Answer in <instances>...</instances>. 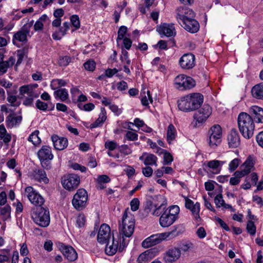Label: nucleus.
Instances as JSON below:
<instances>
[{"label":"nucleus","instance_id":"1","mask_svg":"<svg viewBox=\"0 0 263 263\" xmlns=\"http://www.w3.org/2000/svg\"><path fill=\"white\" fill-rule=\"evenodd\" d=\"M203 102V96L198 92L192 93L178 101V108L184 112L194 111L200 107Z\"/></svg>","mask_w":263,"mask_h":263},{"label":"nucleus","instance_id":"2","mask_svg":"<svg viewBox=\"0 0 263 263\" xmlns=\"http://www.w3.org/2000/svg\"><path fill=\"white\" fill-rule=\"evenodd\" d=\"M180 227L179 226H175L171 231L152 235L142 241V246L148 248L161 243L163 240L172 239L182 234Z\"/></svg>","mask_w":263,"mask_h":263},{"label":"nucleus","instance_id":"3","mask_svg":"<svg viewBox=\"0 0 263 263\" xmlns=\"http://www.w3.org/2000/svg\"><path fill=\"white\" fill-rule=\"evenodd\" d=\"M239 130L246 139L251 138L254 134L255 124L252 116L245 112H240L237 118Z\"/></svg>","mask_w":263,"mask_h":263},{"label":"nucleus","instance_id":"4","mask_svg":"<svg viewBox=\"0 0 263 263\" xmlns=\"http://www.w3.org/2000/svg\"><path fill=\"white\" fill-rule=\"evenodd\" d=\"M135 219L133 215L126 209L123 215L122 223H120L119 231L120 235L130 237L134 231Z\"/></svg>","mask_w":263,"mask_h":263},{"label":"nucleus","instance_id":"5","mask_svg":"<svg viewBox=\"0 0 263 263\" xmlns=\"http://www.w3.org/2000/svg\"><path fill=\"white\" fill-rule=\"evenodd\" d=\"M33 221L41 227H47L49 225L50 219L48 209L38 207L31 214Z\"/></svg>","mask_w":263,"mask_h":263},{"label":"nucleus","instance_id":"6","mask_svg":"<svg viewBox=\"0 0 263 263\" xmlns=\"http://www.w3.org/2000/svg\"><path fill=\"white\" fill-rule=\"evenodd\" d=\"M174 83L175 88L181 91L191 89L196 85L195 81L192 78L184 74L177 76L174 79Z\"/></svg>","mask_w":263,"mask_h":263},{"label":"nucleus","instance_id":"7","mask_svg":"<svg viewBox=\"0 0 263 263\" xmlns=\"http://www.w3.org/2000/svg\"><path fill=\"white\" fill-rule=\"evenodd\" d=\"M222 129L219 125H214L208 132V143L212 148H215L221 142Z\"/></svg>","mask_w":263,"mask_h":263},{"label":"nucleus","instance_id":"8","mask_svg":"<svg viewBox=\"0 0 263 263\" xmlns=\"http://www.w3.org/2000/svg\"><path fill=\"white\" fill-rule=\"evenodd\" d=\"M88 194L84 189H79L74 195L72 203L73 207L78 211L84 209L87 204Z\"/></svg>","mask_w":263,"mask_h":263},{"label":"nucleus","instance_id":"9","mask_svg":"<svg viewBox=\"0 0 263 263\" xmlns=\"http://www.w3.org/2000/svg\"><path fill=\"white\" fill-rule=\"evenodd\" d=\"M165 208V205L163 203L158 204L154 202V199L153 200H148L146 201L144 212L145 216L148 215L149 214H152L153 215L158 216L161 212V210H164Z\"/></svg>","mask_w":263,"mask_h":263},{"label":"nucleus","instance_id":"10","mask_svg":"<svg viewBox=\"0 0 263 263\" xmlns=\"http://www.w3.org/2000/svg\"><path fill=\"white\" fill-rule=\"evenodd\" d=\"M25 195L28 197L31 203L36 206H39V207L41 206L44 202L43 197L31 186L26 187Z\"/></svg>","mask_w":263,"mask_h":263},{"label":"nucleus","instance_id":"11","mask_svg":"<svg viewBox=\"0 0 263 263\" xmlns=\"http://www.w3.org/2000/svg\"><path fill=\"white\" fill-rule=\"evenodd\" d=\"M63 186L68 191L77 188L80 183V177L76 174L65 176L62 180Z\"/></svg>","mask_w":263,"mask_h":263},{"label":"nucleus","instance_id":"12","mask_svg":"<svg viewBox=\"0 0 263 263\" xmlns=\"http://www.w3.org/2000/svg\"><path fill=\"white\" fill-rule=\"evenodd\" d=\"M176 19L179 24L195 17V12L190 8L186 7H180L176 10Z\"/></svg>","mask_w":263,"mask_h":263},{"label":"nucleus","instance_id":"13","mask_svg":"<svg viewBox=\"0 0 263 263\" xmlns=\"http://www.w3.org/2000/svg\"><path fill=\"white\" fill-rule=\"evenodd\" d=\"M212 110V107L209 104H204L194 115V119L198 123H203L211 115Z\"/></svg>","mask_w":263,"mask_h":263},{"label":"nucleus","instance_id":"14","mask_svg":"<svg viewBox=\"0 0 263 263\" xmlns=\"http://www.w3.org/2000/svg\"><path fill=\"white\" fill-rule=\"evenodd\" d=\"M181 254V250L179 248L172 247L164 254L163 259L166 263H172L178 260Z\"/></svg>","mask_w":263,"mask_h":263},{"label":"nucleus","instance_id":"15","mask_svg":"<svg viewBox=\"0 0 263 263\" xmlns=\"http://www.w3.org/2000/svg\"><path fill=\"white\" fill-rule=\"evenodd\" d=\"M110 229L106 224H102L98 232L97 240L101 244H105L110 238Z\"/></svg>","mask_w":263,"mask_h":263},{"label":"nucleus","instance_id":"16","mask_svg":"<svg viewBox=\"0 0 263 263\" xmlns=\"http://www.w3.org/2000/svg\"><path fill=\"white\" fill-rule=\"evenodd\" d=\"M185 200V206L186 209H189L191 212L194 219L199 222L200 220L199 216L200 212V203L197 202L194 203L193 201L187 197L183 196Z\"/></svg>","mask_w":263,"mask_h":263},{"label":"nucleus","instance_id":"17","mask_svg":"<svg viewBox=\"0 0 263 263\" xmlns=\"http://www.w3.org/2000/svg\"><path fill=\"white\" fill-rule=\"evenodd\" d=\"M29 33V29L26 28V25H24L21 30L14 34L12 39L13 44L19 47L18 42L26 43L27 41V36Z\"/></svg>","mask_w":263,"mask_h":263},{"label":"nucleus","instance_id":"18","mask_svg":"<svg viewBox=\"0 0 263 263\" xmlns=\"http://www.w3.org/2000/svg\"><path fill=\"white\" fill-rule=\"evenodd\" d=\"M37 156L43 163V166L46 163L47 160H51L53 155L51 152V148L47 145H44L37 152Z\"/></svg>","mask_w":263,"mask_h":263},{"label":"nucleus","instance_id":"19","mask_svg":"<svg viewBox=\"0 0 263 263\" xmlns=\"http://www.w3.org/2000/svg\"><path fill=\"white\" fill-rule=\"evenodd\" d=\"M60 250L64 257L69 261H73L78 258L76 251L71 246L65 245L62 243L60 246Z\"/></svg>","mask_w":263,"mask_h":263},{"label":"nucleus","instance_id":"20","mask_svg":"<svg viewBox=\"0 0 263 263\" xmlns=\"http://www.w3.org/2000/svg\"><path fill=\"white\" fill-rule=\"evenodd\" d=\"M195 58L192 53L184 54L179 60V64L184 69H192L195 65Z\"/></svg>","mask_w":263,"mask_h":263},{"label":"nucleus","instance_id":"21","mask_svg":"<svg viewBox=\"0 0 263 263\" xmlns=\"http://www.w3.org/2000/svg\"><path fill=\"white\" fill-rule=\"evenodd\" d=\"M187 31L194 33L199 29V24L194 17L190 18L179 24Z\"/></svg>","mask_w":263,"mask_h":263},{"label":"nucleus","instance_id":"22","mask_svg":"<svg viewBox=\"0 0 263 263\" xmlns=\"http://www.w3.org/2000/svg\"><path fill=\"white\" fill-rule=\"evenodd\" d=\"M157 31L159 34L167 37L173 36L176 34L175 27L173 24L164 23L157 28Z\"/></svg>","mask_w":263,"mask_h":263},{"label":"nucleus","instance_id":"23","mask_svg":"<svg viewBox=\"0 0 263 263\" xmlns=\"http://www.w3.org/2000/svg\"><path fill=\"white\" fill-rule=\"evenodd\" d=\"M158 252L156 248L148 249L139 256L137 258V262L138 263H146L154 257Z\"/></svg>","mask_w":263,"mask_h":263},{"label":"nucleus","instance_id":"24","mask_svg":"<svg viewBox=\"0 0 263 263\" xmlns=\"http://www.w3.org/2000/svg\"><path fill=\"white\" fill-rule=\"evenodd\" d=\"M228 141L230 147L235 148L239 145L240 137L236 129H232L231 130L228 136Z\"/></svg>","mask_w":263,"mask_h":263},{"label":"nucleus","instance_id":"25","mask_svg":"<svg viewBox=\"0 0 263 263\" xmlns=\"http://www.w3.org/2000/svg\"><path fill=\"white\" fill-rule=\"evenodd\" d=\"M249 112L250 114L253 116V120L256 123H263V108L254 105L249 108Z\"/></svg>","mask_w":263,"mask_h":263},{"label":"nucleus","instance_id":"26","mask_svg":"<svg viewBox=\"0 0 263 263\" xmlns=\"http://www.w3.org/2000/svg\"><path fill=\"white\" fill-rule=\"evenodd\" d=\"M51 139L54 147L57 150L62 151L68 145V140L66 138L53 135L51 137Z\"/></svg>","mask_w":263,"mask_h":263},{"label":"nucleus","instance_id":"27","mask_svg":"<svg viewBox=\"0 0 263 263\" xmlns=\"http://www.w3.org/2000/svg\"><path fill=\"white\" fill-rule=\"evenodd\" d=\"M32 179L40 182L48 183L49 179L47 177L45 171L43 169H34L31 173Z\"/></svg>","mask_w":263,"mask_h":263},{"label":"nucleus","instance_id":"28","mask_svg":"<svg viewBox=\"0 0 263 263\" xmlns=\"http://www.w3.org/2000/svg\"><path fill=\"white\" fill-rule=\"evenodd\" d=\"M22 117L17 116L14 112L9 114L6 118V122L8 127L12 128L18 126L22 122Z\"/></svg>","mask_w":263,"mask_h":263},{"label":"nucleus","instance_id":"29","mask_svg":"<svg viewBox=\"0 0 263 263\" xmlns=\"http://www.w3.org/2000/svg\"><path fill=\"white\" fill-rule=\"evenodd\" d=\"M176 220L170 215V212L167 213L165 211L159 218V223L163 228L168 227L171 226Z\"/></svg>","mask_w":263,"mask_h":263},{"label":"nucleus","instance_id":"30","mask_svg":"<svg viewBox=\"0 0 263 263\" xmlns=\"http://www.w3.org/2000/svg\"><path fill=\"white\" fill-rule=\"evenodd\" d=\"M105 252L108 255H112L115 254L118 248L119 242L118 240H115L114 236H112V239L111 242H109V240L107 242Z\"/></svg>","mask_w":263,"mask_h":263},{"label":"nucleus","instance_id":"31","mask_svg":"<svg viewBox=\"0 0 263 263\" xmlns=\"http://www.w3.org/2000/svg\"><path fill=\"white\" fill-rule=\"evenodd\" d=\"M106 114L105 108L104 107H101V112L99 115L98 118L95 122L90 124V128H93L101 126L107 119Z\"/></svg>","mask_w":263,"mask_h":263},{"label":"nucleus","instance_id":"32","mask_svg":"<svg viewBox=\"0 0 263 263\" xmlns=\"http://www.w3.org/2000/svg\"><path fill=\"white\" fill-rule=\"evenodd\" d=\"M253 97L257 99H263V84H257L251 90Z\"/></svg>","mask_w":263,"mask_h":263},{"label":"nucleus","instance_id":"33","mask_svg":"<svg viewBox=\"0 0 263 263\" xmlns=\"http://www.w3.org/2000/svg\"><path fill=\"white\" fill-rule=\"evenodd\" d=\"M254 163L253 162V158L249 156L243 164L241 166L240 168L243 170V172L246 173L247 175L249 174L252 169L254 167Z\"/></svg>","mask_w":263,"mask_h":263},{"label":"nucleus","instance_id":"34","mask_svg":"<svg viewBox=\"0 0 263 263\" xmlns=\"http://www.w3.org/2000/svg\"><path fill=\"white\" fill-rule=\"evenodd\" d=\"M0 139L3 140L5 144H8L11 140V136L8 133L4 125H0Z\"/></svg>","mask_w":263,"mask_h":263},{"label":"nucleus","instance_id":"35","mask_svg":"<svg viewBox=\"0 0 263 263\" xmlns=\"http://www.w3.org/2000/svg\"><path fill=\"white\" fill-rule=\"evenodd\" d=\"M55 98L60 99L62 101H65L68 98V90L66 88L59 89L54 92Z\"/></svg>","mask_w":263,"mask_h":263},{"label":"nucleus","instance_id":"36","mask_svg":"<svg viewBox=\"0 0 263 263\" xmlns=\"http://www.w3.org/2000/svg\"><path fill=\"white\" fill-rule=\"evenodd\" d=\"M224 163V161L214 160L208 162V166L216 171V173H219L220 171V167Z\"/></svg>","mask_w":263,"mask_h":263},{"label":"nucleus","instance_id":"37","mask_svg":"<svg viewBox=\"0 0 263 263\" xmlns=\"http://www.w3.org/2000/svg\"><path fill=\"white\" fill-rule=\"evenodd\" d=\"M8 95L7 100L10 103V106L17 107L20 106L21 102L17 101V97L12 94L9 91H7Z\"/></svg>","mask_w":263,"mask_h":263},{"label":"nucleus","instance_id":"38","mask_svg":"<svg viewBox=\"0 0 263 263\" xmlns=\"http://www.w3.org/2000/svg\"><path fill=\"white\" fill-rule=\"evenodd\" d=\"M39 131L35 130L30 135L28 138V140L31 142L34 145H37L41 143V140L39 137Z\"/></svg>","mask_w":263,"mask_h":263},{"label":"nucleus","instance_id":"39","mask_svg":"<svg viewBox=\"0 0 263 263\" xmlns=\"http://www.w3.org/2000/svg\"><path fill=\"white\" fill-rule=\"evenodd\" d=\"M176 135V131L174 126L171 124L167 127V141L169 143L175 139Z\"/></svg>","mask_w":263,"mask_h":263},{"label":"nucleus","instance_id":"40","mask_svg":"<svg viewBox=\"0 0 263 263\" xmlns=\"http://www.w3.org/2000/svg\"><path fill=\"white\" fill-rule=\"evenodd\" d=\"M155 0H145L144 5H140L139 9L141 13L145 14L150 9Z\"/></svg>","mask_w":263,"mask_h":263},{"label":"nucleus","instance_id":"41","mask_svg":"<svg viewBox=\"0 0 263 263\" xmlns=\"http://www.w3.org/2000/svg\"><path fill=\"white\" fill-rule=\"evenodd\" d=\"M157 158L155 155H154V154H149L146 157L144 161V164L145 165H155L157 166Z\"/></svg>","mask_w":263,"mask_h":263},{"label":"nucleus","instance_id":"42","mask_svg":"<svg viewBox=\"0 0 263 263\" xmlns=\"http://www.w3.org/2000/svg\"><path fill=\"white\" fill-rule=\"evenodd\" d=\"M66 83L63 79L53 80L50 83V87L52 90H55L57 88L66 85Z\"/></svg>","mask_w":263,"mask_h":263},{"label":"nucleus","instance_id":"43","mask_svg":"<svg viewBox=\"0 0 263 263\" xmlns=\"http://www.w3.org/2000/svg\"><path fill=\"white\" fill-rule=\"evenodd\" d=\"M179 208L178 205H172L168 209H166L164 211L167 213L170 212V215L174 217L176 220L177 218V216L179 213Z\"/></svg>","mask_w":263,"mask_h":263},{"label":"nucleus","instance_id":"44","mask_svg":"<svg viewBox=\"0 0 263 263\" xmlns=\"http://www.w3.org/2000/svg\"><path fill=\"white\" fill-rule=\"evenodd\" d=\"M19 91L20 94L22 96L25 94L28 95L34 93L32 86L29 85H25L20 87L19 88Z\"/></svg>","mask_w":263,"mask_h":263},{"label":"nucleus","instance_id":"45","mask_svg":"<svg viewBox=\"0 0 263 263\" xmlns=\"http://www.w3.org/2000/svg\"><path fill=\"white\" fill-rule=\"evenodd\" d=\"M0 212L1 215L3 216V219L6 220L10 217L11 207L7 204L2 208H0Z\"/></svg>","mask_w":263,"mask_h":263},{"label":"nucleus","instance_id":"46","mask_svg":"<svg viewBox=\"0 0 263 263\" xmlns=\"http://www.w3.org/2000/svg\"><path fill=\"white\" fill-rule=\"evenodd\" d=\"M127 31V28L126 26H122L120 27L118 31V37L117 39V42L124 39V36L125 34L126 33Z\"/></svg>","mask_w":263,"mask_h":263},{"label":"nucleus","instance_id":"47","mask_svg":"<svg viewBox=\"0 0 263 263\" xmlns=\"http://www.w3.org/2000/svg\"><path fill=\"white\" fill-rule=\"evenodd\" d=\"M84 67L87 70L92 71L96 68V63L92 60H89L84 64Z\"/></svg>","mask_w":263,"mask_h":263},{"label":"nucleus","instance_id":"48","mask_svg":"<svg viewBox=\"0 0 263 263\" xmlns=\"http://www.w3.org/2000/svg\"><path fill=\"white\" fill-rule=\"evenodd\" d=\"M71 62V58L69 56L60 57L59 60V64L61 66H66Z\"/></svg>","mask_w":263,"mask_h":263},{"label":"nucleus","instance_id":"49","mask_svg":"<svg viewBox=\"0 0 263 263\" xmlns=\"http://www.w3.org/2000/svg\"><path fill=\"white\" fill-rule=\"evenodd\" d=\"M247 230L248 232L252 235H254L256 233V227L254 222L252 220H249L247 224Z\"/></svg>","mask_w":263,"mask_h":263},{"label":"nucleus","instance_id":"50","mask_svg":"<svg viewBox=\"0 0 263 263\" xmlns=\"http://www.w3.org/2000/svg\"><path fill=\"white\" fill-rule=\"evenodd\" d=\"M240 159L238 158H235L232 160L229 163V170L230 172H233L235 170L240 163Z\"/></svg>","mask_w":263,"mask_h":263},{"label":"nucleus","instance_id":"51","mask_svg":"<svg viewBox=\"0 0 263 263\" xmlns=\"http://www.w3.org/2000/svg\"><path fill=\"white\" fill-rule=\"evenodd\" d=\"M70 22L72 26L76 28V29H78L80 27V22L79 17L77 15H73L71 16Z\"/></svg>","mask_w":263,"mask_h":263},{"label":"nucleus","instance_id":"52","mask_svg":"<svg viewBox=\"0 0 263 263\" xmlns=\"http://www.w3.org/2000/svg\"><path fill=\"white\" fill-rule=\"evenodd\" d=\"M214 202L217 208H220L224 204V201L223 199L222 195L219 194L216 195L214 198Z\"/></svg>","mask_w":263,"mask_h":263},{"label":"nucleus","instance_id":"53","mask_svg":"<svg viewBox=\"0 0 263 263\" xmlns=\"http://www.w3.org/2000/svg\"><path fill=\"white\" fill-rule=\"evenodd\" d=\"M36 97V96L34 93L28 95V96L23 101V104L26 106L31 105L34 99Z\"/></svg>","mask_w":263,"mask_h":263},{"label":"nucleus","instance_id":"54","mask_svg":"<svg viewBox=\"0 0 263 263\" xmlns=\"http://www.w3.org/2000/svg\"><path fill=\"white\" fill-rule=\"evenodd\" d=\"M86 222L85 216L83 214H80L77 218V224L78 228H82L85 226Z\"/></svg>","mask_w":263,"mask_h":263},{"label":"nucleus","instance_id":"55","mask_svg":"<svg viewBox=\"0 0 263 263\" xmlns=\"http://www.w3.org/2000/svg\"><path fill=\"white\" fill-rule=\"evenodd\" d=\"M117 143L113 141H107L105 143V147L109 151H114L117 147Z\"/></svg>","mask_w":263,"mask_h":263},{"label":"nucleus","instance_id":"56","mask_svg":"<svg viewBox=\"0 0 263 263\" xmlns=\"http://www.w3.org/2000/svg\"><path fill=\"white\" fill-rule=\"evenodd\" d=\"M36 107L41 110L46 111L47 109L48 105L46 103L43 102L40 100L36 102Z\"/></svg>","mask_w":263,"mask_h":263},{"label":"nucleus","instance_id":"57","mask_svg":"<svg viewBox=\"0 0 263 263\" xmlns=\"http://www.w3.org/2000/svg\"><path fill=\"white\" fill-rule=\"evenodd\" d=\"M140 202L138 198H134L130 203L131 210L133 211H137L139 207Z\"/></svg>","mask_w":263,"mask_h":263},{"label":"nucleus","instance_id":"58","mask_svg":"<svg viewBox=\"0 0 263 263\" xmlns=\"http://www.w3.org/2000/svg\"><path fill=\"white\" fill-rule=\"evenodd\" d=\"M147 96H148V98L146 97V96H144L141 99V103L144 106H148V104H149V103H148V100L151 102H153V99H152V98L150 95V92L149 91H147Z\"/></svg>","mask_w":263,"mask_h":263},{"label":"nucleus","instance_id":"59","mask_svg":"<svg viewBox=\"0 0 263 263\" xmlns=\"http://www.w3.org/2000/svg\"><path fill=\"white\" fill-rule=\"evenodd\" d=\"M163 160L164 164H170L173 161V158L170 153L165 152L163 155Z\"/></svg>","mask_w":263,"mask_h":263},{"label":"nucleus","instance_id":"60","mask_svg":"<svg viewBox=\"0 0 263 263\" xmlns=\"http://www.w3.org/2000/svg\"><path fill=\"white\" fill-rule=\"evenodd\" d=\"M153 173L152 168L148 165H147L145 167L142 168V173L143 175L146 177H151Z\"/></svg>","mask_w":263,"mask_h":263},{"label":"nucleus","instance_id":"61","mask_svg":"<svg viewBox=\"0 0 263 263\" xmlns=\"http://www.w3.org/2000/svg\"><path fill=\"white\" fill-rule=\"evenodd\" d=\"M126 137L130 141H135L138 139V135L136 133L131 132L127 131L126 134Z\"/></svg>","mask_w":263,"mask_h":263},{"label":"nucleus","instance_id":"62","mask_svg":"<svg viewBox=\"0 0 263 263\" xmlns=\"http://www.w3.org/2000/svg\"><path fill=\"white\" fill-rule=\"evenodd\" d=\"M120 152L125 155H129L132 151L127 145H122L120 147Z\"/></svg>","mask_w":263,"mask_h":263},{"label":"nucleus","instance_id":"63","mask_svg":"<svg viewBox=\"0 0 263 263\" xmlns=\"http://www.w3.org/2000/svg\"><path fill=\"white\" fill-rule=\"evenodd\" d=\"M196 234L199 238L202 239L206 236V233L204 228L201 227L197 229Z\"/></svg>","mask_w":263,"mask_h":263},{"label":"nucleus","instance_id":"64","mask_svg":"<svg viewBox=\"0 0 263 263\" xmlns=\"http://www.w3.org/2000/svg\"><path fill=\"white\" fill-rule=\"evenodd\" d=\"M256 139L258 145L263 148V131L256 136Z\"/></svg>","mask_w":263,"mask_h":263}]
</instances>
